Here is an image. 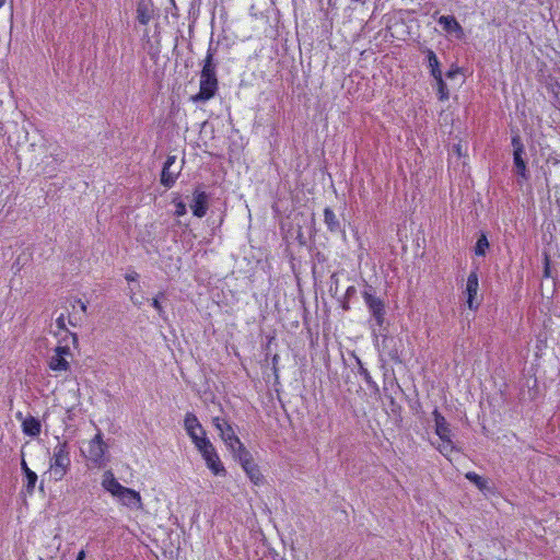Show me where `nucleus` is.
<instances>
[{
    "instance_id": "nucleus-28",
    "label": "nucleus",
    "mask_w": 560,
    "mask_h": 560,
    "mask_svg": "<svg viewBox=\"0 0 560 560\" xmlns=\"http://www.w3.org/2000/svg\"><path fill=\"white\" fill-rule=\"evenodd\" d=\"M37 478L35 471H28L27 475H25L26 482L24 487L27 494L32 495L34 493Z\"/></svg>"
},
{
    "instance_id": "nucleus-14",
    "label": "nucleus",
    "mask_w": 560,
    "mask_h": 560,
    "mask_svg": "<svg viewBox=\"0 0 560 560\" xmlns=\"http://www.w3.org/2000/svg\"><path fill=\"white\" fill-rule=\"evenodd\" d=\"M16 418L19 420H22V431L25 435L31 436V438H36L40 434L42 424L37 418H35L33 416H28V417L22 419V412H19L16 415Z\"/></svg>"
},
{
    "instance_id": "nucleus-23",
    "label": "nucleus",
    "mask_w": 560,
    "mask_h": 560,
    "mask_svg": "<svg viewBox=\"0 0 560 560\" xmlns=\"http://www.w3.org/2000/svg\"><path fill=\"white\" fill-rule=\"evenodd\" d=\"M250 481L255 485H259L262 481V475L255 464L254 459L242 467Z\"/></svg>"
},
{
    "instance_id": "nucleus-41",
    "label": "nucleus",
    "mask_w": 560,
    "mask_h": 560,
    "mask_svg": "<svg viewBox=\"0 0 560 560\" xmlns=\"http://www.w3.org/2000/svg\"><path fill=\"white\" fill-rule=\"evenodd\" d=\"M353 2H358V3H365L368 0H352Z\"/></svg>"
},
{
    "instance_id": "nucleus-2",
    "label": "nucleus",
    "mask_w": 560,
    "mask_h": 560,
    "mask_svg": "<svg viewBox=\"0 0 560 560\" xmlns=\"http://www.w3.org/2000/svg\"><path fill=\"white\" fill-rule=\"evenodd\" d=\"M71 467L70 446L67 441L60 442L52 450L49 460V478L54 481H60L65 478Z\"/></svg>"
},
{
    "instance_id": "nucleus-3",
    "label": "nucleus",
    "mask_w": 560,
    "mask_h": 560,
    "mask_svg": "<svg viewBox=\"0 0 560 560\" xmlns=\"http://www.w3.org/2000/svg\"><path fill=\"white\" fill-rule=\"evenodd\" d=\"M362 298L364 300V303L372 316V318L375 322V326H377L380 329L383 328L385 323V315H386V308L385 303L382 299L375 295L374 289L369 285L363 292Z\"/></svg>"
},
{
    "instance_id": "nucleus-10",
    "label": "nucleus",
    "mask_w": 560,
    "mask_h": 560,
    "mask_svg": "<svg viewBox=\"0 0 560 560\" xmlns=\"http://www.w3.org/2000/svg\"><path fill=\"white\" fill-rule=\"evenodd\" d=\"M175 162H176L175 155H167L166 161L164 162V165H163V168L161 172V184L166 188L173 187V185L175 184V182L179 175L180 170L176 171V170L172 168L174 166Z\"/></svg>"
},
{
    "instance_id": "nucleus-42",
    "label": "nucleus",
    "mask_w": 560,
    "mask_h": 560,
    "mask_svg": "<svg viewBox=\"0 0 560 560\" xmlns=\"http://www.w3.org/2000/svg\"><path fill=\"white\" fill-rule=\"evenodd\" d=\"M5 2H7V0H0V8H2Z\"/></svg>"
},
{
    "instance_id": "nucleus-25",
    "label": "nucleus",
    "mask_w": 560,
    "mask_h": 560,
    "mask_svg": "<svg viewBox=\"0 0 560 560\" xmlns=\"http://www.w3.org/2000/svg\"><path fill=\"white\" fill-rule=\"evenodd\" d=\"M442 444L438 446L439 452L445 456L448 457L452 452H458L459 448L454 444L451 438L442 439Z\"/></svg>"
},
{
    "instance_id": "nucleus-5",
    "label": "nucleus",
    "mask_w": 560,
    "mask_h": 560,
    "mask_svg": "<svg viewBox=\"0 0 560 560\" xmlns=\"http://www.w3.org/2000/svg\"><path fill=\"white\" fill-rule=\"evenodd\" d=\"M107 445L103 441V434L98 431L95 436L89 442L86 458L95 467L102 468L107 464L106 459Z\"/></svg>"
},
{
    "instance_id": "nucleus-24",
    "label": "nucleus",
    "mask_w": 560,
    "mask_h": 560,
    "mask_svg": "<svg viewBox=\"0 0 560 560\" xmlns=\"http://www.w3.org/2000/svg\"><path fill=\"white\" fill-rule=\"evenodd\" d=\"M436 82V92L439 101H446L450 97L447 84L445 83L443 75H438L433 78Z\"/></svg>"
},
{
    "instance_id": "nucleus-18",
    "label": "nucleus",
    "mask_w": 560,
    "mask_h": 560,
    "mask_svg": "<svg viewBox=\"0 0 560 560\" xmlns=\"http://www.w3.org/2000/svg\"><path fill=\"white\" fill-rule=\"evenodd\" d=\"M220 438L230 451H234L235 446L241 443V440L235 434L231 424L225 425L220 432Z\"/></svg>"
},
{
    "instance_id": "nucleus-19",
    "label": "nucleus",
    "mask_w": 560,
    "mask_h": 560,
    "mask_svg": "<svg viewBox=\"0 0 560 560\" xmlns=\"http://www.w3.org/2000/svg\"><path fill=\"white\" fill-rule=\"evenodd\" d=\"M152 19V9L149 3L140 1L137 5V20L140 24L147 25Z\"/></svg>"
},
{
    "instance_id": "nucleus-13",
    "label": "nucleus",
    "mask_w": 560,
    "mask_h": 560,
    "mask_svg": "<svg viewBox=\"0 0 560 560\" xmlns=\"http://www.w3.org/2000/svg\"><path fill=\"white\" fill-rule=\"evenodd\" d=\"M117 499L122 505L129 509H142V500L140 493L131 488L125 487Z\"/></svg>"
},
{
    "instance_id": "nucleus-33",
    "label": "nucleus",
    "mask_w": 560,
    "mask_h": 560,
    "mask_svg": "<svg viewBox=\"0 0 560 560\" xmlns=\"http://www.w3.org/2000/svg\"><path fill=\"white\" fill-rule=\"evenodd\" d=\"M459 72L460 69L456 65H452L445 75L447 79H454Z\"/></svg>"
},
{
    "instance_id": "nucleus-21",
    "label": "nucleus",
    "mask_w": 560,
    "mask_h": 560,
    "mask_svg": "<svg viewBox=\"0 0 560 560\" xmlns=\"http://www.w3.org/2000/svg\"><path fill=\"white\" fill-rule=\"evenodd\" d=\"M466 479H468L470 482H472L481 492L487 493L491 492V487L489 485V481L485 479L483 477L479 476L475 471H468L465 475Z\"/></svg>"
},
{
    "instance_id": "nucleus-16",
    "label": "nucleus",
    "mask_w": 560,
    "mask_h": 560,
    "mask_svg": "<svg viewBox=\"0 0 560 560\" xmlns=\"http://www.w3.org/2000/svg\"><path fill=\"white\" fill-rule=\"evenodd\" d=\"M102 486L115 498H117L119 493L125 489V487L118 482L110 470L105 471L103 475Z\"/></svg>"
},
{
    "instance_id": "nucleus-38",
    "label": "nucleus",
    "mask_w": 560,
    "mask_h": 560,
    "mask_svg": "<svg viewBox=\"0 0 560 560\" xmlns=\"http://www.w3.org/2000/svg\"><path fill=\"white\" fill-rule=\"evenodd\" d=\"M75 303H78V305H79L80 310H81L83 313H85V312H86V304H85L83 301H81V300L79 299V300H75Z\"/></svg>"
},
{
    "instance_id": "nucleus-27",
    "label": "nucleus",
    "mask_w": 560,
    "mask_h": 560,
    "mask_svg": "<svg viewBox=\"0 0 560 560\" xmlns=\"http://www.w3.org/2000/svg\"><path fill=\"white\" fill-rule=\"evenodd\" d=\"M489 248V241L485 234H481L475 245V254L477 256H485Z\"/></svg>"
},
{
    "instance_id": "nucleus-34",
    "label": "nucleus",
    "mask_w": 560,
    "mask_h": 560,
    "mask_svg": "<svg viewBox=\"0 0 560 560\" xmlns=\"http://www.w3.org/2000/svg\"><path fill=\"white\" fill-rule=\"evenodd\" d=\"M138 278H139V273L136 272V271H130V272H127L125 275V279L128 281V282H137L138 281Z\"/></svg>"
},
{
    "instance_id": "nucleus-32",
    "label": "nucleus",
    "mask_w": 560,
    "mask_h": 560,
    "mask_svg": "<svg viewBox=\"0 0 560 560\" xmlns=\"http://www.w3.org/2000/svg\"><path fill=\"white\" fill-rule=\"evenodd\" d=\"M230 423L225 419H221L219 417L213 418V425L215 429L221 432V430L224 429L225 425H229Z\"/></svg>"
},
{
    "instance_id": "nucleus-30",
    "label": "nucleus",
    "mask_w": 560,
    "mask_h": 560,
    "mask_svg": "<svg viewBox=\"0 0 560 560\" xmlns=\"http://www.w3.org/2000/svg\"><path fill=\"white\" fill-rule=\"evenodd\" d=\"M357 362L359 364V374L363 377L366 385L370 387H376L377 386L376 383L373 381L370 372L368 371L366 368L363 366V363L361 362V360L359 358H357Z\"/></svg>"
},
{
    "instance_id": "nucleus-9",
    "label": "nucleus",
    "mask_w": 560,
    "mask_h": 560,
    "mask_svg": "<svg viewBox=\"0 0 560 560\" xmlns=\"http://www.w3.org/2000/svg\"><path fill=\"white\" fill-rule=\"evenodd\" d=\"M438 23L448 35L454 36L456 39L464 38V28L454 15H441L438 19Z\"/></svg>"
},
{
    "instance_id": "nucleus-22",
    "label": "nucleus",
    "mask_w": 560,
    "mask_h": 560,
    "mask_svg": "<svg viewBox=\"0 0 560 560\" xmlns=\"http://www.w3.org/2000/svg\"><path fill=\"white\" fill-rule=\"evenodd\" d=\"M231 453L233 454L234 458L238 460L242 467L253 460L250 452L244 446L242 442L237 444L235 450L231 451Z\"/></svg>"
},
{
    "instance_id": "nucleus-37",
    "label": "nucleus",
    "mask_w": 560,
    "mask_h": 560,
    "mask_svg": "<svg viewBox=\"0 0 560 560\" xmlns=\"http://www.w3.org/2000/svg\"><path fill=\"white\" fill-rule=\"evenodd\" d=\"M549 272H550L549 259H548V257H546V264H545V269H544L545 277H549Z\"/></svg>"
},
{
    "instance_id": "nucleus-31",
    "label": "nucleus",
    "mask_w": 560,
    "mask_h": 560,
    "mask_svg": "<svg viewBox=\"0 0 560 560\" xmlns=\"http://www.w3.org/2000/svg\"><path fill=\"white\" fill-rule=\"evenodd\" d=\"M175 205V215L176 217H183L187 213V208L184 201L182 200H174Z\"/></svg>"
},
{
    "instance_id": "nucleus-11",
    "label": "nucleus",
    "mask_w": 560,
    "mask_h": 560,
    "mask_svg": "<svg viewBox=\"0 0 560 560\" xmlns=\"http://www.w3.org/2000/svg\"><path fill=\"white\" fill-rule=\"evenodd\" d=\"M208 202L209 195L197 187L194 190L192 203L190 205L192 214L197 218H203L208 211Z\"/></svg>"
},
{
    "instance_id": "nucleus-39",
    "label": "nucleus",
    "mask_w": 560,
    "mask_h": 560,
    "mask_svg": "<svg viewBox=\"0 0 560 560\" xmlns=\"http://www.w3.org/2000/svg\"><path fill=\"white\" fill-rule=\"evenodd\" d=\"M85 557H86V553L85 551L82 549L78 552L77 555V559L75 560H85Z\"/></svg>"
},
{
    "instance_id": "nucleus-15",
    "label": "nucleus",
    "mask_w": 560,
    "mask_h": 560,
    "mask_svg": "<svg viewBox=\"0 0 560 560\" xmlns=\"http://www.w3.org/2000/svg\"><path fill=\"white\" fill-rule=\"evenodd\" d=\"M432 416L435 422V433L438 434L440 440L451 438L452 430L450 428V424L446 421L445 417L438 410V408L433 410Z\"/></svg>"
},
{
    "instance_id": "nucleus-36",
    "label": "nucleus",
    "mask_w": 560,
    "mask_h": 560,
    "mask_svg": "<svg viewBox=\"0 0 560 560\" xmlns=\"http://www.w3.org/2000/svg\"><path fill=\"white\" fill-rule=\"evenodd\" d=\"M21 469H22L24 476L27 475L28 471H32L30 469V467L27 466V464H26L24 458H22V460H21Z\"/></svg>"
},
{
    "instance_id": "nucleus-7",
    "label": "nucleus",
    "mask_w": 560,
    "mask_h": 560,
    "mask_svg": "<svg viewBox=\"0 0 560 560\" xmlns=\"http://www.w3.org/2000/svg\"><path fill=\"white\" fill-rule=\"evenodd\" d=\"M200 442L203 444V446L198 451L200 452L202 458L205 459L207 467L212 471L213 475L224 476L226 474V470L211 441Z\"/></svg>"
},
{
    "instance_id": "nucleus-6",
    "label": "nucleus",
    "mask_w": 560,
    "mask_h": 560,
    "mask_svg": "<svg viewBox=\"0 0 560 560\" xmlns=\"http://www.w3.org/2000/svg\"><path fill=\"white\" fill-rule=\"evenodd\" d=\"M513 147V163L515 167V172L520 177L517 179L518 184H522L523 180L528 179V172L526 167V162L524 160L525 155V147L522 142L520 135H514L511 140Z\"/></svg>"
},
{
    "instance_id": "nucleus-17",
    "label": "nucleus",
    "mask_w": 560,
    "mask_h": 560,
    "mask_svg": "<svg viewBox=\"0 0 560 560\" xmlns=\"http://www.w3.org/2000/svg\"><path fill=\"white\" fill-rule=\"evenodd\" d=\"M422 51L425 54L427 67L430 70V74L433 78L438 77V75H441L442 74V71H441V68H440L441 63H440L435 52L432 49H430V48H424Z\"/></svg>"
},
{
    "instance_id": "nucleus-20",
    "label": "nucleus",
    "mask_w": 560,
    "mask_h": 560,
    "mask_svg": "<svg viewBox=\"0 0 560 560\" xmlns=\"http://www.w3.org/2000/svg\"><path fill=\"white\" fill-rule=\"evenodd\" d=\"M324 222L330 232L336 233L341 231L340 222L330 208L324 209Z\"/></svg>"
},
{
    "instance_id": "nucleus-12",
    "label": "nucleus",
    "mask_w": 560,
    "mask_h": 560,
    "mask_svg": "<svg viewBox=\"0 0 560 560\" xmlns=\"http://www.w3.org/2000/svg\"><path fill=\"white\" fill-rule=\"evenodd\" d=\"M479 289V280L477 270L470 271L467 283H466V294H467V304L470 310H476L479 303H475Z\"/></svg>"
},
{
    "instance_id": "nucleus-29",
    "label": "nucleus",
    "mask_w": 560,
    "mask_h": 560,
    "mask_svg": "<svg viewBox=\"0 0 560 560\" xmlns=\"http://www.w3.org/2000/svg\"><path fill=\"white\" fill-rule=\"evenodd\" d=\"M165 298V293L164 292H159L158 295L155 298L152 299L151 301V305L152 307H154L159 314V316L163 319H166V313H165V310L164 307L162 306L160 300L161 299H164Z\"/></svg>"
},
{
    "instance_id": "nucleus-26",
    "label": "nucleus",
    "mask_w": 560,
    "mask_h": 560,
    "mask_svg": "<svg viewBox=\"0 0 560 560\" xmlns=\"http://www.w3.org/2000/svg\"><path fill=\"white\" fill-rule=\"evenodd\" d=\"M56 326L59 330H63L67 332V335L69 336V338L71 339L72 341V345L75 347L78 345V336L77 334H73V332H70L67 327H66V318H65V314H60L57 318H56Z\"/></svg>"
},
{
    "instance_id": "nucleus-40",
    "label": "nucleus",
    "mask_w": 560,
    "mask_h": 560,
    "mask_svg": "<svg viewBox=\"0 0 560 560\" xmlns=\"http://www.w3.org/2000/svg\"><path fill=\"white\" fill-rule=\"evenodd\" d=\"M355 292V288L354 287H349L346 291V295L347 296H350L351 294H353Z\"/></svg>"
},
{
    "instance_id": "nucleus-4",
    "label": "nucleus",
    "mask_w": 560,
    "mask_h": 560,
    "mask_svg": "<svg viewBox=\"0 0 560 560\" xmlns=\"http://www.w3.org/2000/svg\"><path fill=\"white\" fill-rule=\"evenodd\" d=\"M66 340L67 338H63L59 341V345L54 349V354L48 359V366L54 372L70 371L71 366L68 358H71L72 353L68 343L61 345V342H66Z\"/></svg>"
},
{
    "instance_id": "nucleus-35",
    "label": "nucleus",
    "mask_w": 560,
    "mask_h": 560,
    "mask_svg": "<svg viewBox=\"0 0 560 560\" xmlns=\"http://www.w3.org/2000/svg\"><path fill=\"white\" fill-rule=\"evenodd\" d=\"M130 300H131L132 304L136 306H141L143 303L142 300L138 299L135 293H131Z\"/></svg>"
},
{
    "instance_id": "nucleus-1",
    "label": "nucleus",
    "mask_w": 560,
    "mask_h": 560,
    "mask_svg": "<svg viewBox=\"0 0 560 560\" xmlns=\"http://www.w3.org/2000/svg\"><path fill=\"white\" fill-rule=\"evenodd\" d=\"M214 54L215 48L210 44L200 71L199 92L190 96V101L195 104L210 101L215 96L219 90V81L217 78L218 65L214 61Z\"/></svg>"
},
{
    "instance_id": "nucleus-8",
    "label": "nucleus",
    "mask_w": 560,
    "mask_h": 560,
    "mask_svg": "<svg viewBox=\"0 0 560 560\" xmlns=\"http://www.w3.org/2000/svg\"><path fill=\"white\" fill-rule=\"evenodd\" d=\"M184 427L197 450L202 448L203 446L200 441H210L206 436V431L199 422L198 418L192 412L186 413L184 419Z\"/></svg>"
}]
</instances>
